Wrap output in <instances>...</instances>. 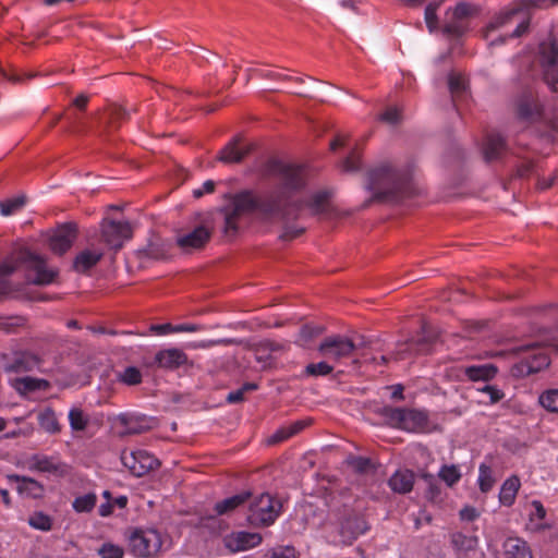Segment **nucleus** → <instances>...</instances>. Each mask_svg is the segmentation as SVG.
<instances>
[{"label":"nucleus","instance_id":"obj_1","mask_svg":"<svg viewBox=\"0 0 558 558\" xmlns=\"http://www.w3.org/2000/svg\"><path fill=\"white\" fill-rule=\"evenodd\" d=\"M274 171L279 177L276 190L260 198L252 192H241L232 198L225 209V233L233 236L246 226L250 216L257 213L258 217L270 223H279L282 228L279 239L288 242L301 236L305 228L296 223L306 216H329L332 210L330 192L318 191L305 195L304 169L300 166L276 162Z\"/></svg>","mask_w":558,"mask_h":558},{"label":"nucleus","instance_id":"obj_2","mask_svg":"<svg viewBox=\"0 0 558 558\" xmlns=\"http://www.w3.org/2000/svg\"><path fill=\"white\" fill-rule=\"evenodd\" d=\"M367 189L376 199L396 201L412 193L411 172L391 163H383L368 172Z\"/></svg>","mask_w":558,"mask_h":558},{"label":"nucleus","instance_id":"obj_3","mask_svg":"<svg viewBox=\"0 0 558 558\" xmlns=\"http://www.w3.org/2000/svg\"><path fill=\"white\" fill-rule=\"evenodd\" d=\"M21 264H25L27 269L34 272L35 276L32 278V282L38 286L49 284L58 276L57 269L47 267L45 258L28 251H23L0 262V277L13 274Z\"/></svg>","mask_w":558,"mask_h":558},{"label":"nucleus","instance_id":"obj_4","mask_svg":"<svg viewBox=\"0 0 558 558\" xmlns=\"http://www.w3.org/2000/svg\"><path fill=\"white\" fill-rule=\"evenodd\" d=\"M124 535L129 553L136 558H155L162 549V535L155 529L130 527Z\"/></svg>","mask_w":558,"mask_h":558},{"label":"nucleus","instance_id":"obj_5","mask_svg":"<svg viewBox=\"0 0 558 558\" xmlns=\"http://www.w3.org/2000/svg\"><path fill=\"white\" fill-rule=\"evenodd\" d=\"M383 417L395 427L411 433H425L429 427L428 413L424 410L385 407Z\"/></svg>","mask_w":558,"mask_h":558},{"label":"nucleus","instance_id":"obj_6","mask_svg":"<svg viewBox=\"0 0 558 558\" xmlns=\"http://www.w3.org/2000/svg\"><path fill=\"white\" fill-rule=\"evenodd\" d=\"M247 521L253 526H269L278 518L281 505L270 494L250 497Z\"/></svg>","mask_w":558,"mask_h":558},{"label":"nucleus","instance_id":"obj_7","mask_svg":"<svg viewBox=\"0 0 558 558\" xmlns=\"http://www.w3.org/2000/svg\"><path fill=\"white\" fill-rule=\"evenodd\" d=\"M538 61L544 82L553 92L558 93V41L556 39H549L539 45Z\"/></svg>","mask_w":558,"mask_h":558},{"label":"nucleus","instance_id":"obj_8","mask_svg":"<svg viewBox=\"0 0 558 558\" xmlns=\"http://www.w3.org/2000/svg\"><path fill=\"white\" fill-rule=\"evenodd\" d=\"M368 530L369 525L363 515L354 511L348 512L341 518L332 543L341 546L351 545Z\"/></svg>","mask_w":558,"mask_h":558},{"label":"nucleus","instance_id":"obj_9","mask_svg":"<svg viewBox=\"0 0 558 558\" xmlns=\"http://www.w3.org/2000/svg\"><path fill=\"white\" fill-rule=\"evenodd\" d=\"M476 13L473 4L459 2L454 8L446 11L444 33L450 36H462L469 27V19Z\"/></svg>","mask_w":558,"mask_h":558},{"label":"nucleus","instance_id":"obj_10","mask_svg":"<svg viewBox=\"0 0 558 558\" xmlns=\"http://www.w3.org/2000/svg\"><path fill=\"white\" fill-rule=\"evenodd\" d=\"M354 342L344 336L333 335L326 337L318 345V353L327 361L340 363L349 359L355 350Z\"/></svg>","mask_w":558,"mask_h":558},{"label":"nucleus","instance_id":"obj_11","mask_svg":"<svg viewBox=\"0 0 558 558\" xmlns=\"http://www.w3.org/2000/svg\"><path fill=\"white\" fill-rule=\"evenodd\" d=\"M120 459L129 472L136 477H142L160 465L157 458L142 449L122 450Z\"/></svg>","mask_w":558,"mask_h":558},{"label":"nucleus","instance_id":"obj_12","mask_svg":"<svg viewBox=\"0 0 558 558\" xmlns=\"http://www.w3.org/2000/svg\"><path fill=\"white\" fill-rule=\"evenodd\" d=\"M100 229L101 240L114 250H120L124 241L133 235V228L129 221L104 219Z\"/></svg>","mask_w":558,"mask_h":558},{"label":"nucleus","instance_id":"obj_13","mask_svg":"<svg viewBox=\"0 0 558 558\" xmlns=\"http://www.w3.org/2000/svg\"><path fill=\"white\" fill-rule=\"evenodd\" d=\"M209 241V221L207 218L201 219L190 231L179 234L175 243L185 252L205 247Z\"/></svg>","mask_w":558,"mask_h":558},{"label":"nucleus","instance_id":"obj_14","mask_svg":"<svg viewBox=\"0 0 558 558\" xmlns=\"http://www.w3.org/2000/svg\"><path fill=\"white\" fill-rule=\"evenodd\" d=\"M263 541L259 533L254 532H234L222 538L223 546L230 553L243 551L258 546Z\"/></svg>","mask_w":558,"mask_h":558},{"label":"nucleus","instance_id":"obj_15","mask_svg":"<svg viewBox=\"0 0 558 558\" xmlns=\"http://www.w3.org/2000/svg\"><path fill=\"white\" fill-rule=\"evenodd\" d=\"M76 235V225L64 223L53 231L49 239V247L53 253L62 255L72 246Z\"/></svg>","mask_w":558,"mask_h":558},{"label":"nucleus","instance_id":"obj_16","mask_svg":"<svg viewBox=\"0 0 558 558\" xmlns=\"http://www.w3.org/2000/svg\"><path fill=\"white\" fill-rule=\"evenodd\" d=\"M542 113V106L532 94L523 95L517 102V117L524 122H535Z\"/></svg>","mask_w":558,"mask_h":558},{"label":"nucleus","instance_id":"obj_17","mask_svg":"<svg viewBox=\"0 0 558 558\" xmlns=\"http://www.w3.org/2000/svg\"><path fill=\"white\" fill-rule=\"evenodd\" d=\"M118 423L122 427L121 435H138L151 428L150 421L144 415L120 414Z\"/></svg>","mask_w":558,"mask_h":558},{"label":"nucleus","instance_id":"obj_18","mask_svg":"<svg viewBox=\"0 0 558 558\" xmlns=\"http://www.w3.org/2000/svg\"><path fill=\"white\" fill-rule=\"evenodd\" d=\"M518 351H531V354L525 360V366L529 374L537 373L550 364V360L547 353L544 351V349L538 348L536 343L521 347L518 349Z\"/></svg>","mask_w":558,"mask_h":558},{"label":"nucleus","instance_id":"obj_19","mask_svg":"<svg viewBox=\"0 0 558 558\" xmlns=\"http://www.w3.org/2000/svg\"><path fill=\"white\" fill-rule=\"evenodd\" d=\"M8 480L10 482H14L17 484L16 489L20 494H24L27 497H31L34 499L44 497V493H45L44 485L32 477L22 476V475H17V474H11V475H8Z\"/></svg>","mask_w":558,"mask_h":558},{"label":"nucleus","instance_id":"obj_20","mask_svg":"<svg viewBox=\"0 0 558 558\" xmlns=\"http://www.w3.org/2000/svg\"><path fill=\"white\" fill-rule=\"evenodd\" d=\"M505 138L496 132L488 133L484 143L483 154L486 161L499 159L506 151Z\"/></svg>","mask_w":558,"mask_h":558},{"label":"nucleus","instance_id":"obj_21","mask_svg":"<svg viewBox=\"0 0 558 558\" xmlns=\"http://www.w3.org/2000/svg\"><path fill=\"white\" fill-rule=\"evenodd\" d=\"M155 361L158 366L167 369H174L186 363V354L179 349H167L159 351Z\"/></svg>","mask_w":558,"mask_h":558},{"label":"nucleus","instance_id":"obj_22","mask_svg":"<svg viewBox=\"0 0 558 558\" xmlns=\"http://www.w3.org/2000/svg\"><path fill=\"white\" fill-rule=\"evenodd\" d=\"M40 360L33 353L29 352H20L15 354L13 361L5 366V372L8 373H23L31 372L37 365H39Z\"/></svg>","mask_w":558,"mask_h":558},{"label":"nucleus","instance_id":"obj_23","mask_svg":"<svg viewBox=\"0 0 558 558\" xmlns=\"http://www.w3.org/2000/svg\"><path fill=\"white\" fill-rule=\"evenodd\" d=\"M102 256L104 252L100 250H84L76 255L73 262V269L77 272H86L96 266Z\"/></svg>","mask_w":558,"mask_h":558},{"label":"nucleus","instance_id":"obj_24","mask_svg":"<svg viewBox=\"0 0 558 558\" xmlns=\"http://www.w3.org/2000/svg\"><path fill=\"white\" fill-rule=\"evenodd\" d=\"M414 473L410 470H399L389 478V487L398 494H408L414 485Z\"/></svg>","mask_w":558,"mask_h":558},{"label":"nucleus","instance_id":"obj_25","mask_svg":"<svg viewBox=\"0 0 558 558\" xmlns=\"http://www.w3.org/2000/svg\"><path fill=\"white\" fill-rule=\"evenodd\" d=\"M502 549L507 558H533L526 542L519 537H508Z\"/></svg>","mask_w":558,"mask_h":558},{"label":"nucleus","instance_id":"obj_26","mask_svg":"<svg viewBox=\"0 0 558 558\" xmlns=\"http://www.w3.org/2000/svg\"><path fill=\"white\" fill-rule=\"evenodd\" d=\"M251 497V494L248 493H242L238 494L231 497H228L223 500H220L215 504L214 511L217 515H226L234 511L238 507L243 505L245 501L248 500Z\"/></svg>","mask_w":558,"mask_h":558},{"label":"nucleus","instance_id":"obj_27","mask_svg":"<svg viewBox=\"0 0 558 558\" xmlns=\"http://www.w3.org/2000/svg\"><path fill=\"white\" fill-rule=\"evenodd\" d=\"M521 483L518 476H511L507 478L504 482L499 493L500 504L507 507L512 506L514 504Z\"/></svg>","mask_w":558,"mask_h":558},{"label":"nucleus","instance_id":"obj_28","mask_svg":"<svg viewBox=\"0 0 558 558\" xmlns=\"http://www.w3.org/2000/svg\"><path fill=\"white\" fill-rule=\"evenodd\" d=\"M37 420L40 428L48 434H59L62 430L57 414L51 408H46L39 412Z\"/></svg>","mask_w":558,"mask_h":558},{"label":"nucleus","instance_id":"obj_29","mask_svg":"<svg viewBox=\"0 0 558 558\" xmlns=\"http://www.w3.org/2000/svg\"><path fill=\"white\" fill-rule=\"evenodd\" d=\"M451 544L460 556L462 553H468L475 550L478 544V539L476 536L465 535L461 532H456L451 534Z\"/></svg>","mask_w":558,"mask_h":558},{"label":"nucleus","instance_id":"obj_30","mask_svg":"<svg viewBox=\"0 0 558 558\" xmlns=\"http://www.w3.org/2000/svg\"><path fill=\"white\" fill-rule=\"evenodd\" d=\"M29 470L46 472V473H57L60 469V465L54 462L53 458L34 454L29 458Z\"/></svg>","mask_w":558,"mask_h":558},{"label":"nucleus","instance_id":"obj_31","mask_svg":"<svg viewBox=\"0 0 558 558\" xmlns=\"http://www.w3.org/2000/svg\"><path fill=\"white\" fill-rule=\"evenodd\" d=\"M308 425L306 421H296L288 426H284L278 429L275 434L271 435L268 442L269 444H278L289 439L290 437L296 435L301 430H303Z\"/></svg>","mask_w":558,"mask_h":558},{"label":"nucleus","instance_id":"obj_32","mask_svg":"<svg viewBox=\"0 0 558 558\" xmlns=\"http://www.w3.org/2000/svg\"><path fill=\"white\" fill-rule=\"evenodd\" d=\"M461 372L473 381L477 380H488L493 378L496 373L497 368L493 365H481V366H469L465 368H462Z\"/></svg>","mask_w":558,"mask_h":558},{"label":"nucleus","instance_id":"obj_33","mask_svg":"<svg viewBox=\"0 0 558 558\" xmlns=\"http://www.w3.org/2000/svg\"><path fill=\"white\" fill-rule=\"evenodd\" d=\"M16 389L20 393H28L36 390H47L50 388V383L46 379L23 377L15 380Z\"/></svg>","mask_w":558,"mask_h":558},{"label":"nucleus","instance_id":"obj_34","mask_svg":"<svg viewBox=\"0 0 558 558\" xmlns=\"http://www.w3.org/2000/svg\"><path fill=\"white\" fill-rule=\"evenodd\" d=\"M534 511L530 513V523L532 524V529L534 531H544L548 529L549 525L544 523V519L546 518V509L539 500H533L531 502Z\"/></svg>","mask_w":558,"mask_h":558},{"label":"nucleus","instance_id":"obj_35","mask_svg":"<svg viewBox=\"0 0 558 558\" xmlns=\"http://www.w3.org/2000/svg\"><path fill=\"white\" fill-rule=\"evenodd\" d=\"M150 329L159 335H165V333H169V332H182V331L193 332V331H197V330L202 329V327L199 325L190 324V323L179 324V325H171L168 323V324H161V325H153Z\"/></svg>","mask_w":558,"mask_h":558},{"label":"nucleus","instance_id":"obj_36","mask_svg":"<svg viewBox=\"0 0 558 558\" xmlns=\"http://www.w3.org/2000/svg\"><path fill=\"white\" fill-rule=\"evenodd\" d=\"M28 524L36 530L48 532L52 529V519L43 511H35L28 518Z\"/></svg>","mask_w":558,"mask_h":558},{"label":"nucleus","instance_id":"obj_37","mask_svg":"<svg viewBox=\"0 0 558 558\" xmlns=\"http://www.w3.org/2000/svg\"><path fill=\"white\" fill-rule=\"evenodd\" d=\"M97 502V496L94 493H88L83 496H78L74 499L72 507L76 512H90Z\"/></svg>","mask_w":558,"mask_h":558},{"label":"nucleus","instance_id":"obj_38","mask_svg":"<svg viewBox=\"0 0 558 558\" xmlns=\"http://www.w3.org/2000/svg\"><path fill=\"white\" fill-rule=\"evenodd\" d=\"M247 150L239 145H228L221 150L219 159L225 162H239L246 155Z\"/></svg>","mask_w":558,"mask_h":558},{"label":"nucleus","instance_id":"obj_39","mask_svg":"<svg viewBox=\"0 0 558 558\" xmlns=\"http://www.w3.org/2000/svg\"><path fill=\"white\" fill-rule=\"evenodd\" d=\"M521 10L517 7L509 8L496 15L487 25V32L495 31L509 23Z\"/></svg>","mask_w":558,"mask_h":558},{"label":"nucleus","instance_id":"obj_40","mask_svg":"<svg viewBox=\"0 0 558 558\" xmlns=\"http://www.w3.org/2000/svg\"><path fill=\"white\" fill-rule=\"evenodd\" d=\"M69 422L74 432H82L87 427L89 420L81 409L73 408L69 412Z\"/></svg>","mask_w":558,"mask_h":558},{"label":"nucleus","instance_id":"obj_41","mask_svg":"<svg viewBox=\"0 0 558 558\" xmlns=\"http://www.w3.org/2000/svg\"><path fill=\"white\" fill-rule=\"evenodd\" d=\"M324 332V328L320 326L304 325L300 329L298 343L302 347L307 345L314 338L318 337Z\"/></svg>","mask_w":558,"mask_h":558},{"label":"nucleus","instance_id":"obj_42","mask_svg":"<svg viewBox=\"0 0 558 558\" xmlns=\"http://www.w3.org/2000/svg\"><path fill=\"white\" fill-rule=\"evenodd\" d=\"M477 482L482 493H488L493 488L495 480L493 477V471L488 465H480Z\"/></svg>","mask_w":558,"mask_h":558},{"label":"nucleus","instance_id":"obj_43","mask_svg":"<svg viewBox=\"0 0 558 558\" xmlns=\"http://www.w3.org/2000/svg\"><path fill=\"white\" fill-rule=\"evenodd\" d=\"M438 476L441 481H444L448 486H453L461 478V472L456 465H444L441 466Z\"/></svg>","mask_w":558,"mask_h":558},{"label":"nucleus","instance_id":"obj_44","mask_svg":"<svg viewBox=\"0 0 558 558\" xmlns=\"http://www.w3.org/2000/svg\"><path fill=\"white\" fill-rule=\"evenodd\" d=\"M118 379L128 386H135L142 383V373L137 367L129 366L118 375Z\"/></svg>","mask_w":558,"mask_h":558},{"label":"nucleus","instance_id":"obj_45","mask_svg":"<svg viewBox=\"0 0 558 558\" xmlns=\"http://www.w3.org/2000/svg\"><path fill=\"white\" fill-rule=\"evenodd\" d=\"M25 205L24 196H16L0 202V211L3 216H10L20 210Z\"/></svg>","mask_w":558,"mask_h":558},{"label":"nucleus","instance_id":"obj_46","mask_svg":"<svg viewBox=\"0 0 558 558\" xmlns=\"http://www.w3.org/2000/svg\"><path fill=\"white\" fill-rule=\"evenodd\" d=\"M333 371V366L328 364L327 360L318 363H311L305 367L304 373L307 376H327Z\"/></svg>","mask_w":558,"mask_h":558},{"label":"nucleus","instance_id":"obj_47","mask_svg":"<svg viewBox=\"0 0 558 558\" xmlns=\"http://www.w3.org/2000/svg\"><path fill=\"white\" fill-rule=\"evenodd\" d=\"M441 2H430L425 8V22L429 32H434L438 28V16L437 10Z\"/></svg>","mask_w":558,"mask_h":558},{"label":"nucleus","instance_id":"obj_48","mask_svg":"<svg viewBox=\"0 0 558 558\" xmlns=\"http://www.w3.org/2000/svg\"><path fill=\"white\" fill-rule=\"evenodd\" d=\"M541 404L550 412H558V389L548 390L541 395Z\"/></svg>","mask_w":558,"mask_h":558},{"label":"nucleus","instance_id":"obj_49","mask_svg":"<svg viewBox=\"0 0 558 558\" xmlns=\"http://www.w3.org/2000/svg\"><path fill=\"white\" fill-rule=\"evenodd\" d=\"M98 555L101 558H123L124 549L119 545L112 543H105L98 549Z\"/></svg>","mask_w":558,"mask_h":558},{"label":"nucleus","instance_id":"obj_50","mask_svg":"<svg viewBox=\"0 0 558 558\" xmlns=\"http://www.w3.org/2000/svg\"><path fill=\"white\" fill-rule=\"evenodd\" d=\"M266 558H298V553L292 546H278L269 549Z\"/></svg>","mask_w":558,"mask_h":558},{"label":"nucleus","instance_id":"obj_51","mask_svg":"<svg viewBox=\"0 0 558 558\" xmlns=\"http://www.w3.org/2000/svg\"><path fill=\"white\" fill-rule=\"evenodd\" d=\"M257 389V385L253 383H246L241 388L235 391H231L227 395L226 400L229 403H238L244 400V395L247 391H253Z\"/></svg>","mask_w":558,"mask_h":558},{"label":"nucleus","instance_id":"obj_52","mask_svg":"<svg viewBox=\"0 0 558 558\" xmlns=\"http://www.w3.org/2000/svg\"><path fill=\"white\" fill-rule=\"evenodd\" d=\"M464 77L458 73H450L448 78V85L452 97L459 96L465 87Z\"/></svg>","mask_w":558,"mask_h":558},{"label":"nucleus","instance_id":"obj_53","mask_svg":"<svg viewBox=\"0 0 558 558\" xmlns=\"http://www.w3.org/2000/svg\"><path fill=\"white\" fill-rule=\"evenodd\" d=\"M25 325V318L21 316L15 317H0V329L5 332H15L17 327Z\"/></svg>","mask_w":558,"mask_h":558},{"label":"nucleus","instance_id":"obj_54","mask_svg":"<svg viewBox=\"0 0 558 558\" xmlns=\"http://www.w3.org/2000/svg\"><path fill=\"white\" fill-rule=\"evenodd\" d=\"M478 391L487 396L490 404L499 402L505 397V393L493 385L485 384L483 387L478 388Z\"/></svg>","mask_w":558,"mask_h":558},{"label":"nucleus","instance_id":"obj_55","mask_svg":"<svg viewBox=\"0 0 558 558\" xmlns=\"http://www.w3.org/2000/svg\"><path fill=\"white\" fill-rule=\"evenodd\" d=\"M128 117L126 111L120 106H112L109 109V124L111 128L117 129L121 121Z\"/></svg>","mask_w":558,"mask_h":558},{"label":"nucleus","instance_id":"obj_56","mask_svg":"<svg viewBox=\"0 0 558 558\" xmlns=\"http://www.w3.org/2000/svg\"><path fill=\"white\" fill-rule=\"evenodd\" d=\"M360 166L361 155L356 149L352 150L342 162V168L344 171H355L360 169Z\"/></svg>","mask_w":558,"mask_h":558},{"label":"nucleus","instance_id":"obj_57","mask_svg":"<svg viewBox=\"0 0 558 558\" xmlns=\"http://www.w3.org/2000/svg\"><path fill=\"white\" fill-rule=\"evenodd\" d=\"M380 119L387 123L396 124L401 120V111L397 107H389L380 116Z\"/></svg>","mask_w":558,"mask_h":558},{"label":"nucleus","instance_id":"obj_58","mask_svg":"<svg viewBox=\"0 0 558 558\" xmlns=\"http://www.w3.org/2000/svg\"><path fill=\"white\" fill-rule=\"evenodd\" d=\"M350 464L352 465V468L354 470H356L357 472H366L369 466H371V460L367 459V458H363V457H356V458H353L351 461H350Z\"/></svg>","mask_w":558,"mask_h":558},{"label":"nucleus","instance_id":"obj_59","mask_svg":"<svg viewBox=\"0 0 558 558\" xmlns=\"http://www.w3.org/2000/svg\"><path fill=\"white\" fill-rule=\"evenodd\" d=\"M478 515V511L471 506H466L460 510V518L463 521H474Z\"/></svg>","mask_w":558,"mask_h":558},{"label":"nucleus","instance_id":"obj_60","mask_svg":"<svg viewBox=\"0 0 558 558\" xmlns=\"http://www.w3.org/2000/svg\"><path fill=\"white\" fill-rule=\"evenodd\" d=\"M0 74L11 83L19 84L24 82V77L22 74L15 72H7L4 69L0 68Z\"/></svg>","mask_w":558,"mask_h":558},{"label":"nucleus","instance_id":"obj_61","mask_svg":"<svg viewBox=\"0 0 558 558\" xmlns=\"http://www.w3.org/2000/svg\"><path fill=\"white\" fill-rule=\"evenodd\" d=\"M88 96L85 95V94H81L78 95L74 100H73V106H75L77 109L80 110H85L86 107H87V104H88Z\"/></svg>","mask_w":558,"mask_h":558},{"label":"nucleus","instance_id":"obj_62","mask_svg":"<svg viewBox=\"0 0 558 558\" xmlns=\"http://www.w3.org/2000/svg\"><path fill=\"white\" fill-rule=\"evenodd\" d=\"M209 193V180L203 183L202 189H196L193 191V196L195 198H201L203 195Z\"/></svg>","mask_w":558,"mask_h":558},{"label":"nucleus","instance_id":"obj_63","mask_svg":"<svg viewBox=\"0 0 558 558\" xmlns=\"http://www.w3.org/2000/svg\"><path fill=\"white\" fill-rule=\"evenodd\" d=\"M112 511H113V506L109 501L100 505V507L98 509V512L101 517H108L112 513Z\"/></svg>","mask_w":558,"mask_h":558},{"label":"nucleus","instance_id":"obj_64","mask_svg":"<svg viewBox=\"0 0 558 558\" xmlns=\"http://www.w3.org/2000/svg\"><path fill=\"white\" fill-rule=\"evenodd\" d=\"M529 23L527 22H521L517 28L511 34L512 37H520L522 34H524L527 31Z\"/></svg>","mask_w":558,"mask_h":558}]
</instances>
